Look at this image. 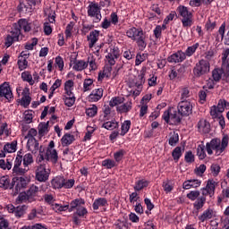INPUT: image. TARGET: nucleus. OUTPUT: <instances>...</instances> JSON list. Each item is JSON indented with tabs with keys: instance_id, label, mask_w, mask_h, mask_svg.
<instances>
[{
	"instance_id": "4be33fe9",
	"label": "nucleus",
	"mask_w": 229,
	"mask_h": 229,
	"mask_svg": "<svg viewBox=\"0 0 229 229\" xmlns=\"http://www.w3.org/2000/svg\"><path fill=\"white\" fill-rule=\"evenodd\" d=\"M27 148L29 151H31V153L35 154L40 149V145L35 138H30L27 141Z\"/></svg>"
},
{
	"instance_id": "a211bd4d",
	"label": "nucleus",
	"mask_w": 229,
	"mask_h": 229,
	"mask_svg": "<svg viewBox=\"0 0 229 229\" xmlns=\"http://www.w3.org/2000/svg\"><path fill=\"white\" fill-rule=\"evenodd\" d=\"M167 60L170 64H182V62L185 60V53L182 50H179L176 53L171 55Z\"/></svg>"
},
{
	"instance_id": "774afa93",
	"label": "nucleus",
	"mask_w": 229,
	"mask_h": 229,
	"mask_svg": "<svg viewBox=\"0 0 229 229\" xmlns=\"http://www.w3.org/2000/svg\"><path fill=\"white\" fill-rule=\"evenodd\" d=\"M174 186H173V182H171V181H166L163 182V189L165 191H166V193L171 192V191H173Z\"/></svg>"
},
{
	"instance_id": "20e7f679",
	"label": "nucleus",
	"mask_w": 229,
	"mask_h": 229,
	"mask_svg": "<svg viewBox=\"0 0 229 229\" xmlns=\"http://www.w3.org/2000/svg\"><path fill=\"white\" fill-rule=\"evenodd\" d=\"M44 160L50 162V164H53V165L58 164V152L55 149V141L51 140L49 142L45 152L42 151V149H39V154L36 162L37 164H42Z\"/></svg>"
},
{
	"instance_id": "c03bdc74",
	"label": "nucleus",
	"mask_w": 229,
	"mask_h": 229,
	"mask_svg": "<svg viewBox=\"0 0 229 229\" xmlns=\"http://www.w3.org/2000/svg\"><path fill=\"white\" fill-rule=\"evenodd\" d=\"M86 63L88 64V65H89V71L98 70V62H96V58L94 55H89Z\"/></svg>"
},
{
	"instance_id": "a19ab883",
	"label": "nucleus",
	"mask_w": 229,
	"mask_h": 229,
	"mask_svg": "<svg viewBox=\"0 0 229 229\" xmlns=\"http://www.w3.org/2000/svg\"><path fill=\"white\" fill-rule=\"evenodd\" d=\"M102 166L106 169H114V167H117V163L114 159H105L102 161Z\"/></svg>"
},
{
	"instance_id": "a18cd8bd",
	"label": "nucleus",
	"mask_w": 229,
	"mask_h": 229,
	"mask_svg": "<svg viewBox=\"0 0 229 229\" xmlns=\"http://www.w3.org/2000/svg\"><path fill=\"white\" fill-rule=\"evenodd\" d=\"M98 114V106L92 105L90 107L86 108V115L88 117H95Z\"/></svg>"
},
{
	"instance_id": "f704fd0d",
	"label": "nucleus",
	"mask_w": 229,
	"mask_h": 229,
	"mask_svg": "<svg viewBox=\"0 0 229 229\" xmlns=\"http://www.w3.org/2000/svg\"><path fill=\"white\" fill-rule=\"evenodd\" d=\"M178 140H180V136L174 131L169 133L168 144L170 146H176L178 144Z\"/></svg>"
},
{
	"instance_id": "c756f323",
	"label": "nucleus",
	"mask_w": 229,
	"mask_h": 229,
	"mask_svg": "<svg viewBox=\"0 0 229 229\" xmlns=\"http://www.w3.org/2000/svg\"><path fill=\"white\" fill-rule=\"evenodd\" d=\"M108 205V200L105 198H98L93 202V210H99L100 207H106Z\"/></svg>"
},
{
	"instance_id": "338daca9",
	"label": "nucleus",
	"mask_w": 229,
	"mask_h": 229,
	"mask_svg": "<svg viewBox=\"0 0 229 229\" xmlns=\"http://www.w3.org/2000/svg\"><path fill=\"white\" fill-rule=\"evenodd\" d=\"M55 65L58 67L59 71H64V58L62 56H56L55 59Z\"/></svg>"
},
{
	"instance_id": "13d9d810",
	"label": "nucleus",
	"mask_w": 229,
	"mask_h": 229,
	"mask_svg": "<svg viewBox=\"0 0 229 229\" xmlns=\"http://www.w3.org/2000/svg\"><path fill=\"white\" fill-rule=\"evenodd\" d=\"M72 87H74V81L72 80L66 81L64 83L65 94L72 93Z\"/></svg>"
},
{
	"instance_id": "7c9ffc66",
	"label": "nucleus",
	"mask_w": 229,
	"mask_h": 229,
	"mask_svg": "<svg viewBox=\"0 0 229 229\" xmlns=\"http://www.w3.org/2000/svg\"><path fill=\"white\" fill-rule=\"evenodd\" d=\"M205 203H207V198L205 195L199 197L193 203V208H195V210H201V208L205 207Z\"/></svg>"
},
{
	"instance_id": "e2e57ef3",
	"label": "nucleus",
	"mask_w": 229,
	"mask_h": 229,
	"mask_svg": "<svg viewBox=\"0 0 229 229\" xmlns=\"http://www.w3.org/2000/svg\"><path fill=\"white\" fill-rule=\"evenodd\" d=\"M75 214L77 216H79V217H85L87 216V214H89V211L87 210L85 206H82V207L79 208L78 209H76Z\"/></svg>"
},
{
	"instance_id": "680f3d73",
	"label": "nucleus",
	"mask_w": 229,
	"mask_h": 229,
	"mask_svg": "<svg viewBox=\"0 0 229 229\" xmlns=\"http://www.w3.org/2000/svg\"><path fill=\"white\" fill-rule=\"evenodd\" d=\"M188 199L191 201H196L199 198V191H191L187 194Z\"/></svg>"
},
{
	"instance_id": "39448f33",
	"label": "nucleus",
	"mask_w": 229,
	"mask_h": 229,
	"mask_svg": "<svg viewBox=\"0 0 229 229\" xmlns=\"http://www.w3.org/2000/svg\"><path fill=\"white\" fill-rule=\"evenodd\" d=\"M177 12H179L183 28H191V26L193 24L192 11H191V9L187 8L186 6L180 5L177 8Z\"/></svg>"
},
{
	"instance_id": "6e6552de",
	"label": "nucleus",
	"mask_w": 229,
	"mask_h": 229,
	"mask_svg": "<svg viewBox=\"0 0 229 229\" xmlns=\"http://www.w3.org/2000/svg\"><path fill=\"white\" fill-rule=\"evenodd\" d=\"M49 174H51V172L47 168L46 165H39L36 169L35 178L38 182H44L49 180Z\"/></svg>"
},
{
	"instance_id": "bb28decb",
	"label": "nucleus",
	"mask_w": 229,
	"mask_h": 229,
	"mask_svg": "<svg viewBox=\"0 0 229 229\" xmlns=\"http://www.w3.org/2000/svg\"><path fill=\"white\" fill-rule=\"evenodd\" d=\"M87 67H89V63L83 60H76L73 63L72 69L73 71H77L78 72H80L81 71H85Z\"/></svg>"
},
{
	"instance_id": "58836bf2",
	"label": "nucleus",
	"mask_w": 229,
	"mask_h": 229,
	"mask_svg": "<svg viewBox=\"0 0 229 229\" xmlns=\"http://www.w3.org/2000/svg\"><path fill=\"white\" fill-rule=\"evenodd\" d=\"M131 126V121H130V120L124 121V122L122 123V126H121V132H120V135H121L122 137H124V134H125V133H128V131H130Z\"/></svg>"
},
{
	"instance_id": "0eeeda50",
	"label": "nucleus",
	"mask_w": 229,
	"mask_h": 229,
	"mask_svg": "<svg viewBox=\"0 0 229 229\" xmlns=\"http://www.w3.org/2000/svg\"><path fill=\"white\" fill-rule=\"evenodd\" d=\"M182 114L174 109L170 108L167 111H165L163 114V119L167 123V124H178L182 121Z\"/></svg>"
},
{
	"instance_id": "f3484780",
	"label": "nucleus",
	"mask_w": 229,
	"mask_h": 229,
	"mask_svg": "<svg viewBox=\"0 0 229 229\" xmlns=\"http://www.w3.org/2000/svg\"><path fill=\"white\" fill-rule=\"evenodd\" d=\"M36 4H40V0H28V5L20 4L19 11L21 13H31L32 7Z\"/></svg>"
},
{
	"instance_id": "2f4dec72",
	"label": "nucleus",
	"mask_w": 229,
	"mask_h": 229,
	"mask_svg": "<svg viewBox=\"0 0 229 229\" xmlns=\"http://www.w3.org/2000/svg\"><path fill=\"white\" fill-rule=\"evenodd\" d=\"M0 187L2 189H13V185H12V182L10 183V177L8 175L0 177Z\"/></svg>"
},
{
	"instance_id": "473e14b6",
	"label": "nucleus",
	"mask_w": 229,
	"mask_h": 229,
	"mask_svg": "<svg viewBox=\"0 0 229 229\" xmlns=\"http://www.w3.org/2000/svg\"><path fill=\"white\" fill-rule=\"evenodd\" d=\"M74 103H76L74 93H64V105L71 107Z\"/></svg>"
},
{
	"instance_id": "37998d69",
	"label": "nucleus",
	"mask_w": 229,
	"mask_h": 229,
	"mask_svg": "<svg viewBox=\"0 0 229 229\" xmlns=\"http://www.w3.org/2000/svg\"><path fill=\"white\" fill-rule=\"evenodd\" d=\"M45 13L47 15L48 21L51 22V24H55V22H56V13L55 10L48 8L45 11Z\"/></svg>"
},
{
	"instance_id": "6e6d98bb",
	"label": "nucleus",
	"mask_w": 229,
	"mask_h": 229,
	"mask_svg": "<svg viewBox=\"0 0 229 229\" xmlns=\"http://www.w3.org/2000/svg\"><path fill=\"white\" fill-rule=\"evenodd\" d=\"M92 87H94V81L92 79H86L83 82L84 92L92 90Z\"/></svg>"
},
{
	"instance_id": "b1692460",
	"label": "nucleus",
	"mask_w": 229,
	"mask_h": 229,
	"mask_svg": "<svg viewBox=\"0 0 229 229\" xmlns=\"http://www.w3.org/2000/svg\"><path fill=\"white\" fill-rule=\"evenodd\" d=\"M51 186L52 189H55V191L58 189H64V176L62 175H58L54 177L51 180Z\"/></svg>"
},
{
	"instance_id": "f257e3e1",
	"label": "nucleus",
	"mask_w": 229,
	"mask_h": 229,
	"mask_svg": "<svg viewBox=\"0 0 229 229\" xmlns=\"http://www.w3.org/2000/svg\"><path fill=\"white\" fill-rule=\"evenodd\" d=\"M33 162H35L33 159V154L27 153L22 156L21 155V151H19L14 160L13 168V174H26V173L30 171V165H31Z\"/></svg>"
},
{
	"instance_id": "49530a36",
	"label": "nucleus",
	"mask_w": 229,
	"mask_h": 229,
	"mask_svg": "<svg viewBox=\"0 0 229 229\" xmlns=\"http://www.w3.org/2000/svg\"><path fill=\"white\" fill-rule=\"evenodd\" d=\"M216 108L219 110V112H221L223 114V112H225V108L226 110L229 109V103H228V101H226L225 99L219 100L218 104L216 106Z\"/></svg>"
},
{
	"instance_id": "412c9836",
	"label": "nucleus",
	"mask_w": 229,
	"mask_h": 229,
	"mask_svg": "<svg viewBox=\"0 0 229 229\" xmlns=\"http://www.w3.org/2000/svg\"><path fill=\"white\" fill-rule=\"evenodd\" d=\"M69 212H72L73 210H78L81 208L82 206H85V199L79 198L71 201L70 205H68Z\"/></svg>"
},
{
	"instance_id": "4d7b16f0",
	"label": "nucleus",
	"mask_w": 229,
	"mask_h": 229,
	"mask_svg": "<svg viewBox=\"0 0 229 229\" xmlns=\"http://www.w3.org/2000/svg\"><path fill=\"white\" fill-rule=\"evenodd\" d=\"M17 64L20 71L28 69V60L26 58L19 57Z\"/></svg>"
},
{
	"instance_id": "ddd939ff",
	"label": "nucleus",
	"mask_w": 229,
	"mask_h": 229,
	"mask_svg": "<svg viewBox=\"0 0 229 229\" xmlns=\"http://www.w3.org/2000/svg\"><path fill=\"white\" fill-rule=\"evenodd\" d=\"M216 185H217V182L214 180H208L207 182L206 187L201 189L202 196H214V192L216 191Z\"/></svg>"
},
{
	"instance_id": "8fccbe9b",
	"label": "nucleus",
	"mask_w": 229,
	"mask_h": 229,
	"mask_svg": "<svg viewBox=\"0 0 229 229\" xmlns=\"http://www.w3.org/2000/svg\"><path fill=\"white\" fill-rule=\"evenodd\" d=\"M172 157L174 162H178L182 157V147H176L172 152Z\"/></svg>"
},
{
	"instance_id": "5fc2aeb1",
	"label": "nucleus",
	"mask_w": 229,
	"mask_h": 229,
	"mask_svg": "<svg viewBox=\"0 0 229 229\" xmlns=\"http://www.w3.org/2000/svg\"><path fill=\"white\" fill-rule=\"evenodd\" d=\"M74 183H76L74 179H65V177H64L63 189H72Z\"/></svg>"
},
{
	"instance_id": "ea45409f",
	"label": "nucleus",
	"mask_w": 229,
	"mask_h": 229,
	"mask_svg": "<svg viewBox=\"0 0 229 229\" xmlns=\"http://www.w3.org/2000/svg\"><path fill=\"white\" fill-rule=\"evenodd\" d=\"M131 110V101L117 106V112H120V114H126Z\"/></svg>"
},
{
	"instance_id": "9d476101",
	"label": "nucleus",
	"mask_w": 229,
	"mask_h": 229,
	"mask_svg": "<svg viewBox=\"0 0 229 229\" xmlns=\"http://www.w3.org/2000/svg\"><path fill=\"white\" fill-rule=\"evenodd\" d=\"M177 108L180 115H182V117H187L191 115V114H192V102L189 100H182L178 104Z\"/></svg>"
},
{
	"instance_id": "423d86ee",
	"label": "nucleus",
	"mask_w": 229,
	"mask_h": 229,
	"mask_svg": "<svg viewBox=\"0 0 229 229\" xmlns=\"http://www.w3.org/2000/svg\"><path fill=\"white\" fill-rule=\"evenodd\" d=\"M210 72V63L205 59L199 60L193 68V74L196 78H201Z\"/></svg>"
},
{
	"instance_id": "052dcab7",
	"label": "nucleus",
	"mask_w": 229,
	"mask_h": 229,
	"mask_svg": "<svg viewBox=\"0 0 229 229\" xmlns=\"http://www.w3.org/2000/svg\"><path fill=\"white\" fill-rule=\"evenodd\" d=\"M221 111H219V109L217 108L216 106H213L210 108V115L211 117H213V119H216V117H220L221 115Z\"/></svg>"
},
{
	"instance_id": "69168bd1",
	"label": "nucleus",
	"mask_w": 229,
	"mask_h": 229,
	"mask_svg": "<svg viewBox=\"0 0 229 229\" xmlns=\"http://www.w3.org/2000/svg\"><path fill=\"white\" fill-rule=\"evenodd\" d=\"M223 74V72L219 69H215L212 72V77L214 81H219V80H221V76Z\"/></svg>"
},
{
	"instance_id": "9b49d317",
	"label": "nucleus",
	"mask_w": 229,
	"mask_h": 229,
	"mask_svg": "<svg viewBox=\"0 0 229 229\" xmlns=\"http://www.w3.org/2000/svg\"><path fill=\"white\" fill-rule=\"evenodd\" d=\"M28 183H30V179L28 177H13L12 181V189H14L16 193H19L22 189H26Z\"/></svg>"
},
{
	"instance_id": "f03ea898",
	"label": "nucleus",
	"mask_w": 229,
	"mask_h": 229,
	"mask_svg": "<svg viewBox=\"0 0 229 229\" xmlns=\"http://www.w3.org/2000/svg\"><path fill=\"white\" fill-rule=\"evenodd\" d=\"M229 137L225 134L222 138V140L219 139H213L210 142L206 144V151L208 155H216V157H219L225 153V149L228 148Z\"/></svg>"
},
{
	"instance_id": "bf43d9fd",
	"label": "nucleus",
	"mask_w": 229,
	"mask_h": 229,
	"mask_svg": "<svg viewBox=\"0 0 229 229\" xmlns=\"http://www.w3.org/2000/svg\"><path fill=\"white\" fill-rule=\"evenodd\" d=\"M197 155L200 160H203L207 157V153H205V146L203 145L198 146Z\"/></svg>"
},
{
	"instance_id": "864d4df0",
	"label": "nucleus",
	"mask_w": 229,
	"mask_h": 229,
	"mask_svg": "<svg viewBox=\"0 0 229 229\" xmlns=\"http://www.w3.org/2000/svg\"><path fill=\"white\" fill-rule=\"evenodd\" d=\"M124 155H126V151H124V149H120L118 151H116L114 154V158L115 160V163H119L123 160Z\"/></svg>"
},
{
	"instance_id": "6ab92c4d",
	"label": "nucleus",
	"mask_w": 229,
	"mask_h": 229,
	"mask_svg": "<svg viewBox=\"0 0 229 229\" xmlns=\"http://www.w3.org/2000/svg\"><path fill=\"white\" fill-rule=\"evenodd\" d=\"M101 98H103V89L98 88L92 90V92L89 95L88 99L90 103H98Z\"/></svg>"
},
{
	"instance_id": "09e8293b",
	"label": "nucleus",
	"mask_w": 229,
	"mask_h": 229,
	"mask_svg": "<svg viewBox=\"0 0 229 229\" xmlns=\"http://www.w3.org/2000/svg\"><path fill=\"white\" fill-rule=\"evenodd\" d=\"M122 103H124L123 98L114 97L109 101V106H119Z\"/></svg>"
},
{
	"instance_id": "e433bc0d",
	"label": "nucleus",
	"mask_w": 229,
	"mask_h": 229,
	"mask_svg": "<svg viewBox=\"0 0 229 229\" xmlns=\"http://www.w3.org/2000/svg\"><path fill=\"white\" fill-rule=\"evenodd\" d=\"M62 146H71L72 142H74V135L66 133L63 136L62 140Z\"/></svg>"
},
{
	"instance_id": "3c124183",
	"label": "nucleus",
	"mask_w": 229,
	"mask_h": 229,
	"mask_svg": "<svg viewBox=\"0 0 229 229\" xmlns=\"http://www.w3.org/2000/svg\"><path fill=\"white\" fill-rule=\"evenodd\" d=\"M12 161H10V159H7L6 161H4V159H0V167L1 169H4V171H10V169H12Z\"/></svg>"
},
{
	"instance_id": "0e129e2a",
	"label": "nucleus",
	"mask_w": 229,
	"mask_h": 229,
	"mask_svg": "<svg viewBox=\"0 0 229 229\" xmlns=\"http://www.w3.org/2000/svg\"><path fill=\"white\" fill-rule=\"evenodd\" d=\"M16 201L17 203H24L26 201H30V197L27 192L20 193Z\"/></svg>"
},
{
	"instance_id": "393cba45",
	"label": "nucleus",
	"mask_w": 229,
	"mask_h": 229,
	"mask_svg": "<svg viewBox=\"0 0 229 229\" xmlns=\"http://www.w3.org/2000/svg\"><path fill=\"white\" fill-rule=\"evenodd\" d=\"M18 30H23L25 33H29V31H31V22L26 19H21L18 21Z\"/></svg>"
},
{
	"instance_id": "c9c22d12",
	"label": "nucleus",
	"mask_w": 229,
	"mask_h": 229,
	"mask_svg": "<svg viewBox=\"0 0 229 229\" xmlns=\"http://www.w3.org/2000/svg\"><path fill=\"white\" fill-rule=\"evenodd\" d=\"M148 185H149V182L148 181H146L145 179H141V180H138L135 182L133 189H134V191H142V189H146V187H148Z\"/></svg>"
},
{
	"instance_id": "a878e982",
	"label": "nucleus",
	"mask_w": 229,
	"mask_h": 229,
	"mask_svg": "<svg viewBox=\"0 0 229 229\" xmlns=\"http://www.w3.org/2000/svg\"><path fill=\"white\" fill-rule=\"evenodd\" d=\"M198 129L200 133H208L210 131V123L207 120L201 119L198 123Z\"/></svg>"
},
{
	"instance_id": "cd10ccee",
	"label": "nucleus",
	"mask_w": 229,
	"mask_h": 229,
	"mask_svg": "<svg viewBox=\"0 0 229 229\" xmlns=\"http://www.w3.org/2000/svg\"><path fill=\"white\" fill-rule=\"evenodd\" d=\"M212 217H214V210L208 208L199 216V220L200 223H205V221H208V219H212Z\"/></svg>"
},
{
	"instance_id": "aec40b11",
	"label": "nucleus",
	"mask_w": 229,
	"mask_h": 229,
	"mask_svg": "<svg viewBox=\"0 0 229 229\" xmlns=\"http://www.w3.org/2000/svg\"><path fill=\"white\" fill-rule=\"evenodd\" d=\"M87 40L89 42V47L92 49L96 46L98 40H99V30H93L87 36Z\"/></svg>"
},
{
	"instance_id": "7ed1b4c3",
	"label": "nucleus",
	"mask_w": 229,
	"mask_h": 229,
	"mask_svg": "<svg viewBox=\"0 0 229 229\" xmlns=\"http://www.w3.org/2000/svg\"><path fill=\"white\" fill-rule=\"evenodd\" d=\"M125 35L128 38L136 42L140 51H144L148 47L146 32L141 28L131 27L126 30Z\"/></svg>"
},
{
	"instance_id": "79ce46f5",
	"label": "nucleus",
	"mask_w": 229,
	"mask_h": 229,
	"mask_svg": "<svg viewBox=\"0 0 229 229\" xmlns=\"http://www.w3.org/2000/svg\"><path fill=\"white\" fill-rule=\"evenodd\" d=\"M21 79L23 81H27L30 85H35V81L30 72H21Z\"/></svg>"
},
{
	"instance_id": "603ef678",
	"label": "nucleus",
	"mask_w": 229,
	"mask_h": 229,
	"mask_svg": "<svg viewBox=\"0 0 229 229\" xmlns=\"http://www.w3.org/2000/svg\"><path fill=\"white\" fill-rule=\"evenodd\" d=\"M26 208H27L25 205L16 207L14 210V216L16 217H22V216H24V213L26 212Z\"/></svg>"
},
{
	"instance_id": "f8f14e48",
	"label": "nucleus",
	"mask_w": 229,
	"mask_h": 229,
	"mask_svg": "<svg viewBox=\"0 0 229 229\" xmlns=\"http://www.w3.org/2000/svg\"><path fill=\"white\" fill-rule=\"evenodd\" d=\"M21 36V29L15 25L12 31L5 38V47H10L13 42H17L19 40V37Z\"/></svg>"
},
{
	"instance_id": "de8ad7c7",
	"label": "nucleus",
	"mask_w": 229,
	"mask_h": 229,
	"mask_svg": "<svg viewBox=\"0 0 229 229\" xmlns=\"http://www.w3.org/2000/svg\"><path fill=\"white\" fill-rule=\"evenodd\" d=\"M119 126V123L115 121H110V122H106L102 124V128H105L106 130H115Z\"/></svg>"
},
{
	"instance_id": "5701e85b",
	"label": "nucleus",
	"mask_w": 229,
	"mask_h": 229,
	"mask_svg": "<svg viewBox=\"0 0 229 229\" xmlns=\"http://www.w3.org/2000/svg\"><path fill=\"white\" fill-rule=\"evenodd\" d=\"M38 191H40L38 186H37L35 184H32L30 186L29 190L26 191L27 196L29 197L30 203H31V201H35V198H36L37 194H38Z\"/></svg>"
},
{
	"instance_id": "2eb2a0df",
	"label": "nucleus",
	"mask_w": 229,
	"mask_h": 229,
	"mask_svg": "<svg viewBox=\"0 0 229 229\" xmlns=\"http://www.w3.org/2000/svg\"><path fill=\"white\" fill-rule=\"evenodd\" d=\"M119 58V48L113 47L108 52L107 55H106V63L109 64V65H115V60Z\"/></svg>"
},
{
	"instance_id": "4c0bfd02",
	"label": "nucleus",
	"mask_w": 229,
	"mask_h": 229,
	"mask_svg": "<svg viewBox=\"0 0 229 229\" xmlns=\"http://www.w3.org/2000/svg\"><path fill=\"white\" fill-rule=\"evenodd\" d=\"M199 47V43H195L191 47H188L187 49L185 50L184 56L187 58V56L191 57L192 55L196 53V50Z\"/></svg>"
},
{
	"instance_id": "dca6fc26",
	"label": "nucleus",
	"mask_w": 229,
	"mask_h": 229,
	"mask_svg": "<svg viewBox=\"0 0 229 229\" xmlns=\"http://www.w3.org/2000/svg\"><path fill=\"white\" fill-rule=\"evenodd\" d=\"M21 98L20 100L21 106L28 108L31 104V97H30V88H24L21 92Z\"/></svg>"
},
{
	"instance_id": "1a4fd4ad",
	"label": "nucleus",
	"mask_w": 229,
	"mask_h": 229,
	"mask_svg": "<svg viewBox=\"0 0 229 229\" xmlns=\"http://www.w3.org/2000/svg\"><path fill=\"white\" fill-rule=\"evenodd\" d=\"M89 17L93 18V21L99 22L102 19L101 7L96 3H91L88 7Z\"/></svg>"
},
{
	"instance_id": "4468645a",
	"label": "nucleus",
	"mask_w": 229,
	"mask_h": 229,
	"mask_svg": "<svg viewBox=\"0 0 229 229\" xmlns=\"http://www.w3.org/2000/svg\"><path fill=\"white\" fill-rule=\"evenodd\" d=\"M0 98H5V99H12L13 93L10 88V82H4L0 85Z\"/></svg>"
},
{
	"instance_id": "c85d7f7f",
	"label": "nucleus",
	"mask_w": 229,
	"mask_h": 229,
	"mask_svg": "<svg viewBox=\"0 0 229 229\" xmlns=\"http://www.w3.org/2000/svg\"><path fill=\"white\" fill-rule=\"evenodd\" d=\"M17 151V140H13L11 143L7 142L4 146V153H15Z\"/></svg>"
},
{
	"instance_id": "72a5a7b5",
	"label": "nucleus",
	"mask_w": 229,
	"mask_h": 229,
	"mask_svg": "<svg viewBox=\"0 0 229 229\" xmlns=\"http://www.w3.org/2000/svg\"><path fill=\"white\" fill-rule=\"evenodd\" d=\"M38 133L40 137H44L49 131V122L40 123L38 126Z\"/></svg>"
}]
</instances>
